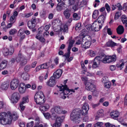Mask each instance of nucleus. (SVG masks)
<instances>
[{
    "mask_svg": "<svg viewBox=\"0 0 127 127\" xmlns=\"http://www.w3.org/2000/svg\"><path fill=\"white\" fill-rule=\"evenodd\" d=\"M19 53L16 59L12 58L10 62L11 64H14L16 61L17 63H19L21 66L25 65L27 63V59L26 57L20 52Z\"/></svg>",
    "mask_w": 127,
    "mask_h": 127,
    "instance_id": "obj_1",
    "label": "nucleus"
},
{
    "mask_svg": "<svg viewBox=\"0 0 127 127\" xmlns=\"http://www.w3.org/2000/svg\"><path fill=\"white\" fill-rule=\"evenodd\" d=\"M12 117L8 114L3 112L0 116V123L4 125L10 124L12 121Z\"/></svg>",
    "mask_w": 127,
    "mask_h": 127,
    "instance_id": "obj_2",
    "label": "nucleus"
},
{
    "mask_svg": "<svg viewBox=\"0 0 127 127\" xmlns=\"http://www.w3.org/2000/svg\"><path fill=\"white\" fill-rule=\"evenodd\" d=\"M35 101L37 104L42 105L45 101V98L43 93L41 91L37 92L34 96Z\"/></svg>",
    "mask_w": 127,
    "mask_h": 127,
    "instance_id": "obj_3",
    "label": "nucleus"
},
{
    "mask_svg": "<svg viewBox=\"0 0 127 127\" xmlns=\"http://www.w3.org/2000/svg\"><path fill=\"white\" fill-rule=\"evenodd\" d=\"M81 111L79 108L74 110L71 113L70 116V119L72 121L78 122L77 120L80 121L81 118L80 114Z\"/></svg>",
    "mask_w": 127,
    "mask_h": 127,
    "instance_id": "obj_4",
    "label": "nucleus"
},
{
    "mask_svg": "<svg viewBox=\"0 0 127 127\" xmlns=\"http://www.w3.org/2000/svg\"><path fill=\"white\" fill-rule=\"evenodd\" d=\"M62 86L58 87V85L57 86L59 88V91L62 92L60 93V94H63L64 95H68L70 92H72L74 93L75 91L73 89L69 90L68 88L67 85L63 86L62 85Z\"/></svg>",
    "mask_w": 127,
    "mask_h": 127,
    "instance_id": "obj_5",
    "label": "nucleus"
},
{
    "mask_svg": "<svg viewBox=\"0 0 127 127\" xmlns=\"http://www.w3.org/2000/svg\"><path fill=\"white\" fill-rule=\"evenodd\" d=\"M62 109L59 106H56L55 107L54 109L51 110V111L52 112L51 118L54 119L56 118L57 114H60L62 112Z\"/></svg>",
    "mask_w": 127,
    "mask_h": 127,
    "instance_id": "obj_6",
    "label": "nucleus"
},
{
    "mask_svg": "<svg viewBox=\"0 0 127 127\" xmlns=\"http://www.w3.org/2000/svg\"><path fill=\"white\" fill-rule=\"evenodd\" d=\"M89 39H86L84 37L82 38L81 41V45L82 47L85 49H87L90 46L91 43V38L90 37H88Z\"/></svg>",
    "mask_w": 127,
    "mask_h": 127,
    "instance_id": "obj_7",
    "label": "nucleus"
},
{
    "mask_svg": "<svg viewBox=\"0 0 127 127\" xmlns=\"http://www.w3.org/2000/svg\"><path fill=\"white\" fill-rule=\"evenodd\" d=\"M116 59V56L115 55H113L112 56H107L103 58L102 60V62L104 63H109L115 62Z\"/></svg>",
    "mask_w": 127,
    "mask_h": 127,
    "instance_id": "obj_8",
    "label": "nucleus"
},
{
    "mask_svg": "<svg viewBox=\"0 0 127 127\" xmlns=\"http://www.w3.org/2000/svg\"><path fill=\"white\" fill-rule=\"evenodd\" d=\"M103 25L102 24L97 21V20H96L92 24L93 30L95 31H99L101 29Z\"/></svg>",
    "mask_w": 127,
    "mask_h": 127,
    "instance_id": "obj_9",
    "label": "nucleus"
},
{
    "mask_svg": "<svg viewBox=\"0 0 127 127\" xmlns=\"http://www.w3.org/2000/svg\"><path fill=\"white\" fill-rule=\"evenodd\" d=\"M85 89L88 91H93L95 90V86L91 82H85Z\"/></svg>",
    "mask_w": 127,
    "mask_h": 127,
    "instance_id": "obj_10",
    "label": "nucleus"
},
{
    "mask_svg": "<svg viewBox=\"0 0 127 127\" xmlns=\"http://www.w3.org/2000/svg\"><path fill=\"white\" fill-rule=\"evenodd\" d=\"M19 83L18 80L16 79L12 80L10 83V88L12 90H15L17 87Z\"/></svg>",
    "mask_w": 127,
    "mask_h": 127,
    "instance_id": "obj_11",
    "label": "nucleus"
},
{
    "mask_svg": "<svg viewBox=\"0 0 127 127\" xmlns=\"http://www.w3.org/2000/svg\"><path fill=\"white\" fill-rule=\"evenodd\" d=\"M19 94L17 92L13 93L12 96L11 101L13 103H16L20 98Z\"/></svg>",
    "mask_w": 127,
    "mask_h": 127,
    "instance_id": "obj_12",
    "label": "nucleus"
},
{
    "mask_svg": "<svg viewBox=\"0 0 127 127\" xmlns=\"http://www.w3.org/2000/svg\"><path fill=\"white\" fill-rule=\"evenodd\" d=\"M106 12L104 13L103 14L101 15L97 18L98 22L102 24V25L105 20L106 16Z\"/></svg>",
    "mask_w": 127,
    "mask_h": 127,
    "instance_id": "obj_13",
    "label": "nucleus"
},
{
    "mask_svg": "<svg viewBox=\"0 0 127 127\" xmlns=\"http://www.w3.org/2000/svg\"><path fill=\"white\" fill-rule=\"evenodd\" d=\"M62 72V71L61 69H58L54 73L53 76H52L54 77L55 79H58L61 77Z\"/></svg>",
    "mask_w": 127,
    "mask_h": 127,
    "instance_id": "obj_14",
    "label": "nucleus"
},
{
    "mask_svg": "<svg viewBox=\"0 0 127 127\" xmlns=\"http://www.w3.org/2000/svg\"><path fill=\"white\" fill-rule=\"evenodd\" d=\"M100 60V57L99 56L96 57L95 58L92 67L93 68H95L98 67V64H99Z\"/></svg>",
    "mask_w": 127,
    "mask_h": 127,
    "instance_id": "obj_15",
    "label": "nucleus"
},
{
    "mask_svg": "<svg viewBox=\"0 0 127 127\" xmlns=\"http://www.w3.org/2000/svg\"><path fill=\"white\" fill-rule=\"evenodd\" d=\"M56 81L55 80V78L54 77L51 76L49 80V81L47 82L48 85L50 87H53L56 84Z\"/></svg>",
    "mask_w": 127,
    "mask_h": 127,
    "instance_id": "obj_16",
    "label": "nucleus"
},
{
    "mask_svg": "<svg viewBox=\"0 0 127 127\" xmlns=\"http://www.w3.org/2000/svg\"><path fill=\"white\" fill-rule=\"evenodd\" d=\"M26 86L23 83L20 84L18 88L19 92L21 93H24L26 90Z\"/></svg>",
    "mask_w": 127,
    "mask_h": 127,
    "instance_id": "obj_17",
    "label": "nucleus"
},
{
    "mask_svg": "<svg viewBox=\"0 0 127 127\" xmlns=\"http://www.w3.org/2000/svg\"><path fill=\"white\" fill-rule=\"evenodd\" d=\"M110 115L112 118L116 119L119 116V113L117 111H113L111 112Z\"/></svg>",
    "mask_w": 127,
    "mask_h": 127,
    "instance_id": "obj_18",
    "label": "nucleus"
},
{
    "mask_svg": "<svg viewBox=\"0 0 127 127\" xmlns=\"http://www.w3.org/2000/svg\"><path fill=\"white\" fill-rule=\"evenodd\" d=\"M68 27L66 24L61 25L60 30V31H63L64 32H68Z\"/></svg>",
    "mask_w": 127,
    "mask_h": 127,
    "instance_id": "obj_19",
    "label": "nucleus"
},
{
    "mask_svg": "<svg viewBox=\"0 0 127 127\" xmlns=\"http://www.w3.org/2000/svg\"><path fill=\"white\" fill-rule=\"evenodd\" d=\"M124 29L123 27L121 25L119 26L117 29V33L119 34H122L124 32Z\"/></svg>",
    "mask_w": 127,
    "mask_h": 127,
    "instance_id": "obj_20",
    "label": "nucleus"
},
{
    "mask_svg": "<svg viewBox=\"0 0 127 127\" xmlns=\"http://www.w3.org/2000/svg\"><path fill=\"white\" fill-rule=\"evenodd\" d=\"M103 110L102 109L98 110L97 112V115L95 117V119L97 120L99 118L103 116Z\"/></svg>",
    "mask_w": 127,
    "mask_h": 127,
    "instance_id": "obj_21",
    "label": "nucleus"
},
{
    "mask_svg": "<svg viewBox=\"0 0 127 127\" xmlns=\"http://www.w3.org/2000/svg\"><path fill=\"white\" fill-rule=\"evenodd\" d=\"M64 4V3L63 2L58 3L56 7L57 10L59 11H61L63 9V6Z\"/></svg>",
    "mask_w": 127,
    "mask_h": 127,
    "instance_id": "obj_22",
    "label": "nucleus"
},
{
    "mask_svg": "<svg viewBox=\"0 0 127 127\" xmlns=\"http://www.w3.org/2000/svg\"><path fill=\"white\" fill-rule=\"evenodd\" d=\"M121 20L123 24H125V26L127 30V17L124 15H123L121 17Z\"/></svg>",
    "mask_w": 127,
    "mask_h": 127,
    "instance_id": "obj_23",
    "label": "nucleus"
},
{
    "mask_svg": "<svg viewBox=\"0 0 127 127\" xmlns=\"http://www.w3.org/2000/svg\"><path fill=\"white\" fill-rule=\"evenodd\" d=\"M7 63V61L6 60L3 61L0 64V70L3 69L6 67Z\"/></svg>",
    "mask_w": 127,
    "mask_h": 127,
    "instance_id": "obj_24",
    "label": "nucleus"
},
{
    "mask_svg": "<svg viewBox=\"0 0 127 127\" xmlns=\"http://www.w3.org/2000/svg\"><path fill=\"white\" fill-rule=\"evenodd\" d=\"M9 86V84L5 82L3 83L1 85L0 88L3 90H7Z\"/></svg>",
    "mask_w": 127,
    "mask_h": 127,
    "instance_id": "obj_25",
    "label": "nucleus"
},
{
    "mask_svg": "<svg viewBox=\"0 0 127 127\" xmlns=\"http://www.w3.org/2000/svg\"><path fill=\"white\" fill-rule=\"evenodd\" d=\"M49 107V105L48 104H44V105L41 106L40 107V110L43 111L47 110Z\"/></svg>",
    "mask_w": 127,
    "mask_h": 127,
    "instance_id": "obj_26",
    "label": "nucleus"
},
{
    "mask_svg": "<svg viewBox=\"0 0 127 127\" xmlns=\"http://www.w3.org/2000/svg\"><path fill=\"white\" fill-rule=\"evenodd\" d=\"M63 13L66 19H68L70 16V14L69 13V10L68 9H67L64 11Z\"/></svg>",
    "mask_w": 127,
    "mask_h": 127,
    "instance_id": "obj_27",
    "label": "nucleus"
},
{
    "mask_svg": "<svg viewBox=\"0 0 127 127\" xmlns=\"http://www.w3.org/2000/svg\"><path fill=\"white\" fill-rule=\"evenodd\" d=\"M117 44L111 40H110L107 43V45L108 46H110L113 47L114 46L117 45Z\"/></svg>",
    "mask_w": 127,
    "mask_h": 127,
    "instance_id": "obj_28",
    "label": "nucleus"
},
{
    "mask_svg": "<svg viewBox=\"0 0 127 127\" xmlns=\"http://www.w3.org/2000/svg\"><path fill=\"white\" fill-rule=\"evenodd\" d=\"M50 62H49L41 64L40 65L42 69H47L50 66Z\"/></svg>",
    "mask_w": 127,
    "mask_h": 127,
    "instance_id": "obj_29",
    "label": "nucleus"
},
{
    "mask_svg": "<svg viewBox=\"0 0 127 127\" xmlns=\"http://www.w3.org/2000/svg\"><path fill=\"white\" fill-rule=\"evenodd\" d=\"M21 77L25 80H26L29 79V75L26 72L23 73L21 75Z\"/></svg>",
    "mask_w": 127,
    "mask_h": 127,
    "instance_id": "obj_30",
    "label": "nucleus"
},
{
    "mask_svg": "<svg viewBox=\"0 0 127 127\" xmlns=\"http://www.w3.org/2000/svg\"><path fill=\"white\" fill-rule=\"evenodd\" d=\"M35 38L42 42H44L45 41V39L43 37L40 36L39 34H37L35 36Z\"/></svg>",
    "mask_w": 127,
    "mask_h": 127,
    "instance_id": "obj_31",
    "label": "nucleus"
},
{
    "mask_svg": "<svg viewBox=\"0 0 127 127\" xmlns=\"http://www.w3.org/2000/svg\"><path fill=\"white\" fill-rule=\"evenodd\" d=\"M56 119L55 121L56 122L58 123H60L61 124L62 123L63 121V118H64V117L63 116H62L61 117H58L57 116Z\"/></svg>",
    "mask_w": 127,
    "mask_h": 127,
    "instance_id": "obj_32",
    "label": "nucleus"
},
{
    "mask_svg": "<svg viewBox=\"0 0 127 127\" xmlns=\"http://www.w3.org/2000/svg\"><path fill=\"white\" fill-rule=\"evenodd\" d=\"M27 26L30 29H33L36 26V24H33L30 20L28 21L27 24Z\"/></svg>",
    "mask_w": 127,
    "mask_h": 127,
    "instance_id": "obj_33",
    "label": "nucleus"
},
{
    "mask_svg": "<svg viewBox=\"0 0 127 127\" xmlns=\"http://www.w3.org/2000/svg\"><path fill=\"white\" fill-rule=\"evenodd\" d=\"M2 52L4 56H7L9 54L8 49L6 47H4L3 48L2 50Z\"/></svg>",
    "mask_w": 127,
    "mask_h": 127,
    "instance_id": "obj_34",
    "label": "nucleus"
},
{
    "mask_svg": "<svg viewBox=\"0 0 127 127\" xmlns=\"http://www.w3.org/2000/svg\"><path fill=\"white\" fill-rule=\"evenodd\" d=\"M11 115L12 117V120H13L14 121L17 119L18 117V115L16 112L13 113Z\"/></svg>",
    "mask_w": 127,
    "mask_h": 127,
    "instance_id": "obj_35",
    "label": "nucleus"
},
{
    "mask_svg": "<svg viewBox=\"0 0 127 127\" xmlns=\"http://www.w3.org/2000/svg\"><path fill=\"white\" fill-rule=\"evenodd\" d=\"M73 19L75 20H79L80 18V16L76 13H74L73 15Z\"/></svg>",
    "mask_w": 127,
    "mask_h": 127,
    "instance_id": "obj_36",
    "label": "nucleus"
},
{
    "mask_svg": "<svg viewBox=\"0 0 127 127\" xmlns=\"http://www.w3.org/2000/svg\"><path fill=\"white\" fill-rule=\"evenodd\" d=\"M99 13L98 11L97 10H95L93 12L92 17L94 19H96Z\"/></svg>",
    "mask_w": 127,
    "mask_h": 127,
    "instance_id": "obj_37",
    "label": "nucleus"
},
{
    "mask_svg": "<svg viewBox=\"0 0 127 127\" xmlns=\"http://www.w3.org/2000/svg\"><path fill=\"white\" fill-rule=\"evenodd\" d=\"M89 109V106L88 104L86 103H84L83 104L82 109L88 110Z\"/></svg>",
    "mask_w": 127,
    "mask_h": 127,
    "instance_id": "obj_38",
    "label": "nucleus"
},
{
    "mask_svg": "<svg viewBox=\"0 0 127 127\" xmlns=\"http://www.w3.org/2000/svg\"><path fill=\"white\" fill-rule=\"evenodd\" d=\"M111 83L110 82H107L105 83L104 84V87L106 88H110Z\"/></svg>",
    "mask_w": 127,
    "mask_h": 127,
    "instance_id": "obj_39",
    "label": "nucleus"
},
{
    "mask_svg": "<svg viewBox=\"0 0 127 127\" xmlns=\"http://www.w3.org/2000/svg\"><path fill=\"white\" fill-rule=\"evenodd\" d=\"M103 123L101 122H97L95 125V127H102Z\"/></svg>",
    "mask_w": 127,
    "mask_h": 127,
    "instance_id": "obj_40",
    "label": "nucleus"
},
{
    "mask_svg": "<svg viewBox=\"0 0 127 127\" xmlns=\"http://www.w3.org/2000/svg\"><path fill=\"white\" fill-rule=\"evenodd\" d=\"M17 31L16 29H11L9 31V33L10 35H14L17 32Z\"/></svg>",
    "mask_w": 127,
    "mask_h": 127,
    "instance_id": "obj_41",
    "label": "nucleus"
},
{
    "mask_svg": "<svg viewBox=\"0 0 127 127\" xmlns=\"http://www.w3.org/2000/svg\"><path fill=\"white\" fill-rule=\"evenodd\" d=\"M121 15L120 12H116L114 16V18L115 20H117L120 17Z\"/></svg>",
    "mask_w": 127,
    "mask_h": 127,
    "instance_id": "obj_42",
    "label": "nucleus"
},
{
    "mask_svg": "<svg viewBox=\"0 0 127 127\" xmlns=\"http://www.w3.org/2000/svg\"><path fill=\"white\" fill-rule=\"evenodd\" d=\"M105 8L106 10L108 13L111 10L110 6L107 3H106L105 5Z\"/></svg>",
    "mask_w": 127,
    "mask_h": 127,
    "instance_id": "obj_43",
    "label": "nucleus"
},
{
    "mask_svg": "<svg viewBox=\"0 0 127 127\" xmlns=\"http://www.w3.org/2000/svg\"><path fill=\"white\" fill-rule=\"evenodd\" d=\"M28 101L29 99L27 97H24L23 98L22 101L20 103L24 104V103H25L26 102H28Z\"/></svg>",
    "mask_w": 127,
    "mask_h": 127,
    "instance_id": "obj_44",
    "label": "nucleus"
},
{
    "mask_svg": "<svg viewBox=\"0 0 127 127\" xmlns=\"http://www.w3.org/2000/svg\"><path fill=\"white\" fill-rule=\"evenodd\" d=\"M86 28L88 29V30L90 31H93L92 27V25H86Z\"/></svg>",
    "mask_w": 127,
    "mask_h": 127,
    "instance_id": "obj_45",
    "label": "nucleus"
},
{
    "mask_svg": "<svg viewBox=\"0 0 127 127\" xmlns=\"http://www.w3.org/2000/svg\"><path fill=\"white\" fill-rule=\"evenodd\" d=\"M81 64L82 69L85 72L87 70V68L85 66L83 62H81Z\"/></svg>",
    "mask_w": 127,
    "mask_h": 127,
    "instance_id": "obj_46",
    "label": "nucleus"
},
{
    "mask_svg": "<svg viewBox=\"0 0 127 127\" xmlns=\"http://www.w3.org/2000/svg\"><path fill=\"white\" fill-rule=\"evenodd\" d=\"M100 1L99 0H95L94 3V7H96L99 4Z\"/></svg>",
    "mask_w": 127,
    "mask_h": 127,
    "instance_id": "obj_47",
    "label": "nucleus"
},
{
    "mask_svg": "<svg viewBox=\"0 0 127 127\" xmlns=\"http://www.w3.org/2000/svg\"><path fill=\"white\" fill-rule=\"evenodd\" d=\"M93 92V95L95 96H97L98 95V92L97 91L96 88H95V90L93 91H92Z\"/></svg>",
    "mask_w": 127,
    "mask_h": 127,
    "instance_id": "obj_48",
    "label": "nucleus"
},
{
    "mask_svg": "<svg viewBox=\"0 0 127 127\" xmlns=\"http://www.w3.org/2000/svg\"><path fill=\"white\" fill-rule=\"evenodd\" d=\"M89 52L90 55L92 57H94L95 56L96 53V52H95L91 50L89 51Z\"/></svg>",
    "mask_w": 127,
    "mask_h": 127,
    "instance_id": "obj_49",
    "label": "nucleus"
},
{
    "mask_svg": "<svg viewBox=\"0 0 127 127\" xmlns=\"http://www.w3.org/2000/svg\"><path fill=\"white\" fill-rule=\"evenodd\" d=\"M116 6V7L118 8V10H121L122 9V7L120 3H117L116 4H115Z\"/></svg>",
    "mask_w": 127,
    "mask_h": 127,
    "instance_id": "obj_50",
    "label": "nucleus"
},
{
    "mask_svg": "<svg viewBox=\"0 0 127 127\" xmlns=\"http://www.w3.org/2000/svg\"><path fill=\"white\" fill-rule=\"evenodd\" d=\"M61 125V124L60 123H58L55 122V123L53 124V127H59Z\"/></svg>",
    "mask_w": 127,
    "mask_h": 127,
    "instance_id": "obj_51",
    "label": "nucleus"
},
{
    "mask_svg": "<svg viewBox=\"0 0 127 127\" xmlns=\"http://www.w3.org/2000/svg\"><path fill=\"white\" fill-rule=\"evenodd\" d=\"M43 114L46 119H48L51 117V115L49 113H43Z\"/></svg>",
    "mask_w": 127,
    "mask_h": 127,
    "instance_id": "obj_52",
    "label": "nucleus"
},
{
    "mask_svg": "<svg viewBox=\"0 0 127 127\" xmlns=\"http://www.w3.org/2000/svg\"><path fill=\"white\" fill-rule=\"evenodd\" d=\"M87 32L86 29H84L82 30L81 34V36H83V35H86V34H87Z\"/></svg>",
    "mask_w": 127,
    "mask_h": 127,
    "instance_id": "obj_53",
    "label": "nucleus"
},
{
    "mask_svg": "<svg viewBox=\"0 0 127 127\" xmlns=\"http://www.w3.org/2000/svg\"><path fill=\"white\" fill-rule=\"evenodd\" d=\"M16 18L14 16H11L10 18V21L14 23L15 21Z\"/></svg>",
    "mask_w": 127,
    "mask_h": 127,
    "instance_id": "obj_54",
    "label": "nucleus"
},
{
    "mask_svg": "<svg viewBox=\"0 0 127 127\" xmlns=\"http://www.w3.org/2000/svg\"><path fill=\"white\" fill-rule=\"evenodd\" d=\"M88 110H87L83 109H82V110L81 111V113L82 115H87L88 113Z\"/></svg>",
    "mask_w": 127,
    "mask_h": 127,
    "instance_id": "obj_55",
    "label": "nucleus"
},
{
    "mask_svg": "<svg viewBox=\"0 0 127 127\" xmlns=\"http://www.w3.org/2000/svg\"><path fill=\"white\" fill-rule=\"evenodd\" d=\"M107 29V32L109 35H111L112 34V32L111 31L110 28H108L107 26H106L105 28V29Z\"/></svg>",
    "mask_w": 127,
    "mask_h": 127,
    "instance_id": "obj_56",
    "label": "nucleus"
},
{
    "mask_svg": "<svg viewBox=\"0 0 127 127\" xmlns=\"http://www.w3.org/2000/svg\"><path fill=\"white\" fill-rule=\"evenodd\" d=\"M70 53L67 52L66 53H65V54L63 56H64L66 58L65 60H66L67 59L69 58L70 56Z\"/></svg>",
    "mask_w": 127,
    "mask_h": 127,
    "instance_id": "obj_57",
    "label": "nucleus"
},
{
    "mask_svg": "<svg viewBox=\"0 0 127 127\" xmlns=\"http://www.w3.org/2000/svg\"><path fill=\"white\" fill-rule=\"evenodd\" d=\"M50 26V25H46L43 28L44 30L46 31H47L49 29Z\"/></svg>",
    "mask_w": 127,
    "mask_h": 127,
    "instance_id": "obj_58",
    "label": "nucleus"
},
{
    "mask_svg": "<svg viewBox=\"0 0 127 127\" xmlns=\"http://www.w3.org/2000/svg\"><path fill=\"white\" fill-rule=\"evenodd\" d=\"M75 41L73 40H71L69 42L68 46L72 47L73 44L74 43Z\"/></svg>",
    "mask_w": 127,
    "mask_h": 127,
    "instance_id": "obj_59",
    "label": "nucleus"
},
{
    "mask_svg": "<svg viewBox=\"0 0 127 127\" xmlns=\"http://www.w3.org/2000/svg\"><path fill=\"white\" fill-rule=\"evenodd\" d=\"M33 125V122L32 121L31 122L28 123L27 125V127H32Z\"/></svg>",
    "mask_w": 127,
    "mask_h": 127,
    "instance_id": "obj_60",
    "label": "nucleus"
},
{
    "mask_svg": "<svg viewBox=\"0 0 127 127\" xmlns=\"http://www.w3.org/2000/svg\"><path fill=\"white\" fill-rule=\"evenodd\" d=\"M30 21L33 24H36V18L35 17L33 18Z\"/></svg>",
    "mask_w": 127,
    "mask_h": 127,
    "instance_id": "obj_61",
    "label": "nucleus"
},
{
    "mask_svg": "<svg viewBox=\"0 0 127 127\" xmlns=\"http://www.w3.org/2000/svg\"><path fill=\"white\" fill-rule=\"evenodd\" d=\"M14 52V48L13 47H11L10 48L9 51V54L10 55H12Z\"/></svg>",
    "mask_w": 127,
    "mask_h": 127,
    "instance_id": "obj_62",
    "label": "nucleus"
},
{
    "mask_svg": "<svg viewBox=\"0 0 127 127\" xmlns=\"http://www.w3.org/2000/svg\"><path fill=\"white\" fill-rule=\"evenodd\" d=\"M81 26V24L80 23H78L76 24L75 26V29L77 30L78 29H80V27Z\"/></svg>",
    "mask_w": 127,
    "mask_h": 127,
    "instance_id": "obj_63",
    "label": "nucleus"
},
{
    "mask_svg": "<svg viewBox=\"0 0 127 127\" xmlns=\"http://www.w3.org/2000/svg\"><path fill=\"white\" fill-rule=\"evenodd\" d=\"M30 69V66L29 65H26L24 68V70L26 71H28Z\"/></svg>",
    "mask_w": 127,
    "mask_h": 127,
    "instance_id": "obj_64",
    "label": "nucleus"
}]
</instances>
